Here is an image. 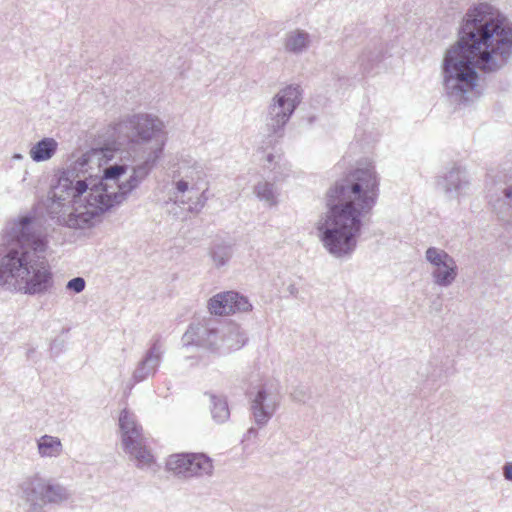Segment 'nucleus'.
I'll return each mask as SVG.
<instances>
[{
    "instance_id": "6",
    "label": "nucleus",
    "mask_w": 512,
    "mask_h": 512,
    "mask_svg": "<svg viewBox=\"0 0 512 512\" xmlns=\"http://www.w3.org/2000/svg\"><path fill=\"white\" fill-rule=\"evenodd\" d=\"M122 445L124 451L134 460L140 469L148 468L154 459L146 447L142 427L137 423L136 416L127 409H123L119 416Z\"/></svg>"
},
{
    "instance_id": "13",
    "label": "nucleus",
    "mask_w": 512,
    "mask_h": 512,
    "mask_svg": "<svg viewBox=\"0 0 512 512\" xmlns=\"http://www.w3.org/2000/svg\"><path fill=\"white\" fill-rule=\"evenodd\" d=\"M47 478L40 476L39 474H33L25 477L18 485L20 497L27 503L29 508L27 512H30L34 505L40 506L43 510L42 500L44 495V489Z\"/></svg>"
},
{
    "instance_id": "17",
    "label": "nucleus",
    "mask_w": 512,
    "mask_h": 512,
    "mask_svg": "<svg viewBox=\"0 0 512 512\" xmlns=\"http://www.w3.org/2000/svg\"><path fill=\"white\" fill-rule=\"evenodd\" d=\"M71 497L72 493L67 487L53 479L47 478L42 500L43 507L47 504L61 505L70 500Z\"/></svg>"
},
{
    "instance_id": "21",
    "label": "nucleus",
    "mask_w": 512,
    "mask_h": 512,
    "mask_svg": "<svg viewBox=\"0 0 512 512\" xmlns=\"http://www.w3.org/2000/svg\"><path fill=\"white\" fill-rule=\"evenodd\" d=\"M37 449L41 457L56 458L63 452V445L58 437L43 435L37 440Z\"/></svg>"
},
{
    "instance_id": "30",
    "label": "nucleus",
    "mask_w": 512,
    "mask_h": 512,
    "mask_svg": "<svg viewBox=\"0 0 512 512\" xmlns=\"http://www.w3.org/2000/svg\"><path fill=\"white\" fill-rule=\"evenodd\" d=\"M291 398L296 402L304 403L308 398L309 394L305 387H297L291 392Z\"/></svg>"
},
{
    "instance_id": "24",
    "label": "nucleus",
    "mask_w": 512,
    "mask_h": 512,
    "mask_svg": "<svg viewBox=\"0 0 512 512\" xmlns=\"http://www.w3.org/2000/svg\"><path fill=\"white\" fill-rule=\"evenodd\" d=\"M265 168L273 173V180L280 181L288 176L289 168L281 155H273L271 153L266 156Z\"/></svg>"
},
{
    "instance_id": "11",
    "label": "nucleus",
    "mask_w": 512,
    "mask_h": 512,
    "mask_svg": "<svg viewBox=\"0 0 512 512\" xmlns=\"http://www.w3.org/2000/svg\"><path fill=\"white\" fill-rule=\"evenodd\" d=\"M208 309L213 315H229L252 310L249 299L236 292L226 291L214 295L208 302Z\"/></svg>"
},
{
    "instance_id": "18",
    "label": "nucleus",
    "mask_w": 512,
    "mask_h": 512,
    "mask_svg": "<svg viewBox=\"0 0 512 512\" xmlns=\"http://www.w3.org/2000/svg\"><path fill=\"white\" fill-rule=\"evenodd\" d=\"M233 253L234 249L232 243L223 239H215L208 249V255L212 264L217 269L226 266L232 258Z\"/></svg>"
},
{
    "instance_id": "16",
    "label": "nucleus",
    "mask_w": 512,
    "mask_h": 512,
    "mask_svg": "<svg viewBox=\"0 0 512 512\" xmlns=\"http://www.w3.org/2000/svg\"><path fill=\"white\" fill-rule=\"evenodd\" d=\"M311 43V35L302 29L291 30L283 38L284 51L292 55L305 53L310 48Z\"/></svg>"
},
{
    "instance_id": "34",
    "label": "nucleus",
    "mask_w": 512,
    "mask_h": 512,
    "mask_svg": "<svg viewBox=\"0 0 512 512\" xmlns=\"http://www.w3.org/2000/svg\"><path fill=\"white\" fill-rule=\"evenodd\" d=\"M257 435H258V429L255 427H250L245 434V438L249 440L251 438H256Z\"/></svg>"
},
{
    "instance_id": "31",
    "label": "nucleus",
    "mask_w": 512,
    "mask_h": 512,
    "mask_svg": "<svg viewBox=\"0 0 512 512\" xmlns=\"http://www.w3.org/2000/svg\"><path fill=\"white\" fill-rule=\"evenodd\" d=\"M175 188L177 193L184 194L186 192L192 193L191 191V185L188 180H186L184 177H181L178 181L175 182Z\"/></svg>"
},
{
    "instance_id": "15",
    "label": "nucleus",
    "mask_w": 512,
    "mask_h": 512,
    "mask_svg": "<svg viewBox=\"0 0 512 512\" xmlns=\"http://www.w3.org/2000/svg\"><path fill=\"white\" fill-rule=\"evenodd\" d=\"M439 185L449 197H453L454 195L459 196L463 194L469 186L467 173L461 167L454 166L442 177L441 181H439Z\"/></svg>"
},
{
    "instance_id": "35",
    "label": "nucleus",
    "mask_w": 512,
    "mask_h": 512,
    "mask_svg": "<svg viewBox=\"0 0 512 512\" xmlns=\"http://www.w3.org/2000/svg\"><path fill=\"white\" fill-rule=\"evenodd\" d=\"M288 291H289V293H290L291 295H293V296H297L298 289H297V287H296L294 284H290V285L288 286Z\"/></svg>"
},
{
    "instance_id": "19",
    "label": "nucleus",
    "mask_w": 512,
    "mask_h": 512,
    "mask_svg": "<svg viewBox=\"0 0 512 512\" xmlns=\"http://www.w3.org/2000/svg\"><path fill=\"white\" fill-rule=\"evenodd\" d=\"M57 149V141L54 138L45 137L31 147L29 154L34 162H44L51 159Z\"/></svg>"
},
{
    "instance_id": "33",
    "label": "nucleus",
    "mask_w": 512,
    "mask_h": 512,
    "mask_svg": "<svg viewBox=\"0 0 512 512\" xmlns=\"http://www.w3.org/2000/svg\"><path fill=\"white\" fill-rule=\"evenodd\" d=\"M502 474L506 481L512 483V461L504 463L502 466Z\"/></svg>"
},
{
    "instance_id": "22",
    "label": "nucleus",
    "mask_w": 512,
    "mask_h": 512,
    "mask_svg": "<svg viewBox=\"0 0 512 512\" xmlns=\"http://www.w3.org/2000/svg\"><path fill=\"white\" fill-rule=\"evenodd\" d=\"M190 455L191 453L170 455L166 462L167 470L179 477L185 479L191 478V473H189Z\"/></svg>"
},
{
    "instance_id": "7",
    "label": "nucleus",
    "mask_w": 512,
    "mask_h": 512,
    "mask_svg": "<svg viewBox=\"0 0 512 512\" xmlns=\"http://www.w3.org/2000/svg\"><path fill=\"white\" fill-rule=\"evenodd\" d=\"M250 412L258 428L265 427L281 402V395L273 383H263L249 393Z\"/></svg>"
},
{
    "instance_id": "20",
    "label": "nucleus",
    "mask_w": 512,
    "mask_h": 512,
    "mask_svg": "<svg viewBox=\"0 0 512 512\" xmlns=\"http://www.w3.org/2000/svg\"><path fill=\"white\" fill-rule=\"evenodd\" d=\"M189 473L192 477L211 476L213 474L212 460L202 453H191Z\"/></svg>"
},
{
    "instance_id": "37",
    "label": "nucleus",
    "mask_w": 512,
    "mask_h": 512,
    "mask_svg": "<svg viewBox=\"0 0 512 512\" xmlns=\"http://www.w3.org/2000/svg\"><path fill=\"white\" fill-rule=\"evenodd\" d=\"M23 158H24V157H23V155H22V154H20V153H15V154H13V156H12V159H13V160H23Z\"/></svg>"
},
{
    "instance_id": "12",
    "label": "nucleus",
    "mask_w": 512,
    "mask_h": 512,
    "mask_svg": "<svg viewBox=\"0 0 512 512\" xmlns=\"http://www.w3.org/2000/svg\"><path fill=\"white\" fill-rule=\"evenodd\" d=\"M163 350L158 339L154 340L150 348L145 352L143 358L137 363L128 384L131 391L137 383L143 382L150 376H154L162 362Z\"/></svg>"
},
{
    "instance_id": "3",
    "label": "nucleus",
    "mask_w": 512,
    "mask_h": 512,
    "mask_svg": "<svg viewBox=\"0 0 512 512\" xmlns=\"http://www.w3.org/2000/svg\"><path fill=\"white\" fill-rule=\"evenodd\" d=\"M379 178L372 163L352 170L327 191L326 211L316 223L320 241L337 259H347L355 252L363 219L376 205Z\"/></svg>"
},
{
    "instance_id": "2",
    "label": "nucleus",
    "mask_w": 512,
    "mask_h": 512,
    "mask_svg": "<svg viewBox=\"0 0 512 512\" xmlns=\"http://www.w3.org/2000/svg\"><path fill=\"white\" fill-rule=\"evenodd\" d=\"M512 58V25L492 5L479 3L465 13L458 40L446 50L442 62L443 86L454 102L477 95V69L496 72Z\"/></svg>"
},
{
    "instance_id": "5",
    "label": "nucleus",
    "mask_w": 512,
    "mask_h": 512,
    "mask_svg": "<svg viewBox=\"0 0 512 512\" xmlns=\"http://www.w3.org/2000/svg\"><path fill=\"white\" fill-rule=\"evenodd\" d=\"M301 100L302 90L299 85H288L272 98L266 116L269 135L283 137L284 128Z\"/></svg>"
},
{
    "instance_id": "27",
    "label": "nucleus",
    "mask_w": 512,
    "mask_h": 512,
    "mask_svg": "<svg viewBox=\"0 0 512 512\" xmlns=\"http://www.w3.org/2000/svg\"><path fill=\"white\" fill-rule=\"evenodd\" d=\"M382 50L374 45L365 48L359 56V62L364 71L369 72L380 61Z\"/></svg>"
},
{
    "instance_id": "36",
    "label": "nucleus",
    "mask_w": 512,
    "mask_h": 512,
    "mask_svg": "<svg viewBox=\"0 0 512 512\" xmlns=\"http://www.w3.org/2000/svg\"><path fill=\"white\" fill-rule=\"evenodd\" d=\"M204 202H207L208 196H207V188L203 189V191L199 194V196Z\"/></svg>"
},
{
    "instance_id": "25",
    "label": "nucleus",
    "mask_w": 512,
    "mask_h": 512,
    "mask_svg": "<svg viewBox=\"0 0 512 512\" xmlns=\"http://www.w3.org/2000/svg\"><path fill=\"white\" fill-rule=\"evenodd\" d=\"M254 193L259 200L264 201L270 207L277 204L278 191L273 183L258 182L254 187Z\"/></svg>"
},
{
    "instance_id": "14",
    "label": "nucleus",
    "mask_w": 512,
    "mask_h": 512,
    "mask_svg": "<svg viewBox=\"0 0 512 512\" xmlns=\"http://www.w3.org/2000/svg\"><path fill=\"white\" fill-rule=\"evenodd\" d=\"M248 338L244 330L236 323L221 326V338L218 353H229L242 348Z\"/></svg>"
},
{
    "instance_id": "28",
    "label": "nucleus",
    "mask_w": 512,
    "mask_h": 512,
    "mask_svg": "<svg viewBox=\"0 0 512 512\" xmlns=\"http://www.w3.org/2000/svg\"><path fill=\"white\" fill-rule=\"evenodd\" d=\"M428 381L437 382L447 376L443 363L438 359H433L428 363L426 372L423 373Z\"/></svg>"
},
{
    "instance_id": "9",
    "label": "nucleus",
    "mask_w": 512,
    "mask_h": 512,
    "mask_svg": "<svg viewBox=\"0 0 512 512\" xmlns=\"http://www.w3.org/2000/svg\"><path fill=\"white\" fill-rule=\"evenodd\" d=\"M488 201L498 219L512 225V169L494 177L488 189Z\"/></svg>"
},
{
    "instance_id": "32",
    "label": "nucleus",
    "mask_w": 512,
    "mask_h": 512,
    "mask_svg": "<svg viewBox=\"0 0 512 512\" xmlns=\"http://www.w3.org/2000/svg\"><path fill=\"white\" fill-rule=\"evenodd\" d=\"M205 204L206 202L197 196L196 200L188 206V210L192 213H199L204 208Z\"/></svg>"
},
{
    "instance_id": "1",
    "label": "nucleus",
    "mask_w": 512,
    "mask_h": 512,
    "mask_svg": "<svg viewBox=\"0 0 512 512\" xmlns=\"http://www.w3.org/2000/svg\"><path fill=\"white\" fill-rule=\"evenodd\" d=\"M117 130L129 143L127 154L133 164L129 179L118 182L127 170L126 164L102 169L104 150L87 151L59 174L43 202L46 215L56 224L72 229L94 227L106 212L124 202L155 167L167 141L161 119L147 113L135 114L121 121Z\"/></svg>"
},
{
    "instance_id": "26",
    "label": "nucleus",
    "mask_w": 512,
    "mask_h": 512,
    "mask_svg": "<svg viewBox=\"0 0 512 512\" xmlns=\"http://www.w3.org/2000/svg\"><path fill=\"white\" fill-rule=\"evenodd\" d=\"M182 177L190 182L191 191H199L206 177V173L203 166L195 162L192 166L183 171Z\"/></svg>"
},
{
    "instance_id": "23",
    "label": "nucleus",
    "mask_w": 512,
    "mask_h": 512,
    "mask_svg": "<svg viewBox=\"0 0 512 512\" xmlns=\"http://www.w3.org/2000/svg\"><path fill=\"white\" fill-rule=\"evenodd\" d=\"M210 402L213 420L219 424L226 422L230 417L227 399L223 396L210 394Z\"/></svg>"
},
{
    "instance_id": "8",
    "label": "nucleus",
    "mask_w": 512,
    "mask_h": 512,
    "mask_svg": "<svg viewBox=\"0 0 512 512\" xmlns=\"http://www.w3.org/2000/svg\"><path fill=\"white\" fill-rule=\"evenodd\" d=\"M221 326L220 322L213 317L203 318L189 325L182 337V341L184 345H196L218 353Z\"/></svg>"
},
{
    "instance_id": "38",
    "label": "nucleus",
    "mask_w": 512,
    "mask_h": 512,
    "mask_svg": "<svg viewBox=\"0 0 512 512\" xmlns=\"http://www.w3.org/2000/svg\"><path fill=\"white\" fill-rule=\"evenodd\" d=\"M30 512H46V511L43 510L40 506L34 505Z\"/></svg>"
},
{
    "instance_id": "29",
    "label": "nucleus",
    "mask_w": 512,
    "mask_h": 512,
    "mask_svg": "<svg viewBox=\"0 0 512 512\" xmlns=\"http://www.w3.org/2000/svg\"><path fill=\"white\" fill-rule=\"evenodd\" d=\"M86 286V282L82 277H75L69 280L66 284V289L75 293H81Z\"/></svg>"
},
{
    "instance_id": "39",
    "label": "nucleus",
    "mask_w": 512,
    "mask_h": 512,
    "mask_svg": "<svg viewBox=\"0 0 512 512\" xmlns=\"http://www.w3.org/2000/svg\"><path fill=\"white\" fill-rule=\"evenodd\" d=\"M2 352H3V347H2V345L0 344V355L2 354Z\"/></svg>"
},
{
    "instance_id": "4",
    "label": "nucleus",
    "mask_w": 512,
    "mask_h": 512,
    "mask_svg": "<svg viewBox=\"0 0 512 512\" xmlns=\"http://www.w3.org/2000/svg\"><path fill=\"white\" fill-rule=\"evenodd\" d=\"M7 247L0 258V286L13 285L27 295H44L54 285L46 258L48 241L31 215L14 221L5 232Z\"/></svg>"
},
{
    "instance_id": "10",
    "label": "nucleus",
    "mask_w": 512,
    "mask_h": 512,
    "mask_svg": "<svg viewBox=\"0 0 512 512\" xmlns=\"http://www.w3.org/2000/svg\"><path fill=\"white\" fill-rule=\"evenodd\" d=\"M425 259L431 266L430 275L435 285L447 288L454 283L458 276V267L455 259L445 250L429 247L425 251Z\"/></svg>"
}]
</instances>
